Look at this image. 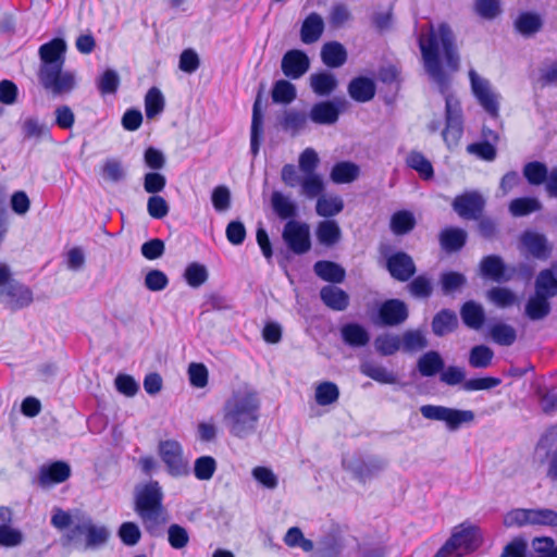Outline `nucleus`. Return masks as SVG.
<instances>
[{
    "label": "nucleus",
    "instance_id": "1",
    "mask_svg": "<svg viewBox=\"0 0 557 557\" xmlns=\"http://www.w3.org/2000/svg\"><path fill=\"white\" fill-rule=\"evenodd\" d=\"M423 59V65L429 77L437 85L445 99V128L443 140L449 149L456 147L463 134V113L457 97L449 92L450 79L444 71L440 47H442L447 67L456 72L460 65V57L453 29L447 23H441L437 30L431 25L428 38L421 36L418 40Z\"/></svg>",
    "mask_w": 557,
    "mask_h": 557
},
{
    "label": "nucleus",
    "instance_id": "2",
    "mask_svg": "<svg viewBox=\"0 0 557 557\" xmlns=\"http://www.w3.org/2000/svg\"><path fill=\"white\" fill-rule=\"evenodd\" d=\"M224 420L231 434L245 438L257 429L260 399L253 389L235 392L224 407Z\"/></svg>",
    "mask_w": 557,
    "mask_h": 557
},
{
    "label": "nucleus",
    "instance_id": "3",
    "mask_svg": "<svg viewBox=\"0 0 557 557\" xmlns=\"http://www.w3.org/2000/svg\"><path fill=\"white\" fill-rule=\"evenodd\" d=\"M135 511L147 533L154 537L162 535L166 511L163 507V492L158 481L152 480L136 490Z\"/></svg>",
    "mask_w": 557,
    "mask_h": 557
},
{
    "label": "nucleus",
    "instance_id": "4",
    "mask_svg": "<svg viewBox=\"0 0 557 557\" xmlns=\"http://www.w3.org/2000/svg\"><path fill=\"white\" fill-rule=\"evenodd\" d=\"M82 535H85L84 549H95L108 542L110 531L104 525L94 524L91 518L86 517L61 536V545L63 547L70 545L78 547L82 544Z\"/></svg>",
    "mask_w": 557,
    "mask_h": 557
},
{
    "label": "nucleus",
    "instance_id": "5",
    "mask_svg": "<svg viewBox=\"0 0 557 557\" xmlns=\"http://www.w3.org/2000/svg\"><path fill=\"white\" fill-rule=\"evenodd\" d=\"M0 295L5 298V306L13 311L27 308L34 301L33 290L13 278L5 263H0Z\"/></svg>",
    "mask_w": 557,
    "mask_h": 557
},
{
    "label": "nucleus",
    "instance_id": "6",
    "mask_svg": "<svg viewBox=\"0 0 557 557\" xmlns=\"http://www.w3.org/2000/svg\"><path fill=\"white\" fill-rule=\"evenodd\" d=\"M342 466L352 474L354 479L366 484L385 471L388 460L377 455L362 456L358 454L349 458H343Z\"/></svg>",
    "mask_w": 557,
    "mask_h": 557
},
{
    "label": "nucleus",
    "instance_id": "7",
    "mask_svg": "<svg viewBox=\"0 0 557 557\" xmlns=\"http://www.w3.org/2000/svg\"><path fill=\"white\" fill-rule=\"evenodd\" d=\"M409 317L407 304L397 298L379 301L369 309L370 321L380 327H393L403 324Z\"/></svg>",
    "mask_w": 557,
    "mask_h": 557
},
{
    "label": "nucleus",
    "instance_id": "8",
    "mask_svg": "<svg viewBox=\"0 0 557 557\" xmlns=\"http://www.w3.org/2000/svg\"><path fill=\"white\" fill-rule=\"evenodd\" d=\"M423 418L433 421H442L448 431L455 432L463 424L472 423L475 414L472 410L449 408L440 405H423L420 407Z\"/></svg>",
    "mask_w": 557,
    "mask_h": 557
},
{
    "label": "nucleus",
    "instance_id": "9",
    "mask_svg": "<svg viewBox=\"0 0 557 557\" xmlns=\"http://www.w3.org/2000/svg\"><path fill=\"white\" fill-rule=\"evenodd\" d=\"M64 66L38 69L37 77L41 87L53 96L70 94L76 86L75 74L63 71Z\"/></svg>",
    "mask_w": 557,
    "mask_h": 557
},
{
    "label": "nucleus",
    "instance_id": "10",
    "mask_svg": "<svg viewBox=\"0 0 557 557\" xmlns=\"http://www.w3.org/2000/svg\"><path fill=\"white\" fill-rule=\"evenodd\" d=\"M282 238L288 250L301 256L311 249L310 227L306 222L289 220L285 223Z\"/></svg>",
    "mask_w": 557,
    "mask_h": 557
},
{
    "label": "nucleus",
    "instance_id": "11",
    "mask_svg": "<svg viewBox=\"0 0 557 557\" xmlns=\"http://www.w3.org/2000/svg\"><path fill=\"white\" fill-rule=\"evenodd\" d=\"M388 251L389 247L381 248L387 272L398 282H408L417 273V267L412 257L401 250L392 253H387Z\"/></svg>",
    "mask_w": 557,
    "mask_h": 557
},
{
    "label": "nucleus",
    "instance_id": "12",
    "mask_svg": "<svg viewBox=\"0 0 557 557\" xmlns=\"http://www.w3.org/2000/svg\"><path fill=\"white\" fill-rule=\"evenodd\" d=\"M159 455L170 475L178 478L189 474L188 463L183 457V447L177 441H161L159 443Z\"/></svg>",
    "mask_w": 557,
    "mask_h": 557
},
{
    "label": "nucleus",
    "instance_id": "13",
    "mask_svg": "<svg viewBox=\"0 0 557 557\" xmlns=\"http://www.w3.org/2000/svg\"><path fill=\"white\" fill-rule=\"evenodd\" d=\"M471 90L480 106L491 117L499 115V96L492 91L487 79L482 78L474 70L469 71Z\"/></svg>",
    "mask_w": 557,
    "mask_h": 557
},
{
    "label": "nucleus",
    "instance_id": "14",
    "mask_svg": "<svg viewBox=\"0 0 557 557\" xmlns=\"http://www.w3.org/2000/svg\"><path fill=\"white\" fill-rule=\"evenodd\" d=\"M346 106L347 101L341 97L318 101L312 104L308 117L312 123L318 125H333L338 121Z\"/></svg>",
    "mask_w": 557,
    "mask_h": 557
},
{
    "label": "nucleus",
    "instance_id": "15",
    "mask_svg": "<svg viewBox=\"0 0 557 557\" xmlns=\"http://www.w3.org/2000/svg\"><path fill=\"white\" fill-rule=\"evenodd\" d=\"M480 274L483 278L496 283H507L516 274L513 267H508L498 255H488L482 258L479 264Z\"/></svg>",
    "mask_w": 557,
    "mask_h": 557
},
{
    "label": "nucleus",
    "instance_id": "16",
    "mask_svg": "<svg viewBox=\"0 0 557 557\" xmlns=\"http://www.w3.org/2000/svg\"><path fill=\"white\" fill-rule=\"evenodd\" d=\"M310 69L308 54L300 49L287 50L281 60V70L289 79L301 78Z\"/></svg>",
    "mask_w": 557,
    "mask_h": 557
},
{
    "label": "nucleus",
    "instance_id": "17",
    "mask_svg": "<svg viewBox=\"0 0 557 557\" xmlns=\"http://www.w3.org/2000/svg\"><path fill=\"white\" fill-rule=\"evenodd\" d=\"M485 207V200L478 191H467L457 196L453 209L459 216L467 220H478Z\"/></svg>",
    "mask_w": 557,
    "mask_h": 557
},
{
    "label": "nucleus",
    "instance_id": "18",
    "mask_svg": "<svg viewBox=\"0 0 557 557\" xmlns=\"http://www.w3.org/2000/svg\"><path fill=\"white\" fill-rule=\"evenodd\" d=\"M520 245L535 259L547 260L552 256L553 246L546 235L536 231H524L520 235Z\"/></svg>",
    "mask_w": 557,
    "mask_h": 557
},
{
    "label": "nucleus",
    "instance_id": "19",
    "mask_svg": "<svg viewBox=\"0 0 557 557\" xmlns=\"http://www.w3.org/2000/svg\"><path fill=\"white\" fill-rule=\"evenodd\" d=\"M264 84H260L253 106L250 126V153L257 157L263 138V101Z\"/></svg>",
    "mask_w": 557,
    "mask_h": 557
},
{
    "label": "nucleus",
    "instance_id": "20",
    "mask_svg": "<svg viewBox=\"0 0 557 557\" xmlns=\"http://www.w3.org/2000/svg\"><path fill=\"white\" fill-rule=\"evenodd\" d=\"M65 53L66 42L62 38L57 37L41 45L38 50L39 69L64 66Z\"/></svg>",
    "mask_w": 557,
    "mask_h": 557
},
{
    "label": "nucleus",
    "instance_id": "21",
    "mask_svg": "<svg viewBox=\"0 0 557 557\" xmlns=\"http://www.w3.org/2000/svg\"><path fill=\"white\" fill-rule=\"evenodd\" d=\"M480 529L474 525L462 527L447 540V546H453L456 552L462 549L470 553L476 550L481 545Z\"/></svg>",
    "mask_w": 557,
    "mask_h": 557
},
{
    "label": "nucleus",
    "instance_id": "22",
    "mask_svg": "<svg viewBox=\"0 0 557 557\" xmlns=\"http://www.w3.org/2000/svg\"><path fill=\"white\" fill-rule=\"evenodd\" d=\"M71 467L66 461L57 460L39 469L38 482L42 487L60 484L71 476Z\"/></svg>",
    "mask_w": 557,
    "mask_h": 557
},
{
    "label": "nucleus",
    "instance_id": "23",
    "mask_svg": "<svg viewBox=\"0 0 557 557\" xmlns=\"http://www.w3.org/2000/svg\"><path fill=\"white\" fill-rule=\"evenodd\" d=\"M308 113L297 109H285L276 116L277 125L292 136L298 135L307 126Z\"/></svg>",
    "mask_w": 557,
    "mask_h": 557
},
{
    "label": "nucleus",
    "instance_id": "24",
    "mask_svg": "<svg viewBox=\"0 0 557 557\" xmlns=\"http://www.w3.org/2000/svg\"><path fill=\"white\" fill-rule=\"evenodd\" d=\"M458 326L459 320L457 313L448 308L437 311L431 321L432 333L437 337H444L454 333Z\"/></svg>",
    "mask_w": 557,
    "mask_h": 557
},
{
    "label": "nucleus",
    "instance_id": "25",
    "mask_svg": "<svg viewBox=\"0 0 557 557\" xmlns=\"http://www.w3.org/2000/svg\"><path fill=\"white\" fill-rule=\"evenodd\" d=\"M347 91L352 100L363 103L374 98L376 85L372 78L360 75L348 83Z\"/></svg>",
    "mask_w": 557,
    "mask_h": 557
},
{
    "label": "nucleus",
    "instance_id": "26",
    "mask_svg": "<svg viewBox=\"0 0 557 557\" xmlns=\"http://www.w3.org/2000/svg\"><path fill=\"white\" fill-rule=\"evenodd\" d=\"M339 331L343 342L351 348H362L370 342V333L360 323L348 322Z\"/></svg>",
    "mask_w": 557,
    "mask_h": 557
},
{
    "label": "nucleus",
    "instance_id": "27",
    "mask_svg": "<svg viewBox=\"0 0 557 557\" xmlns=\"http://www.w3.org/2000/svg\"><path fill=\"white\" fill-rule=\"evenodd\" d=\"M543 24L542 16L532 11L520 12L513 21L515 30L525 38L537 34L543 28Z\"/></svg>",
    "mask_w": 557,
    "mask_h": 557
},
{
    "label": "nucleus",
    "instance_id": "28",
    "mask_svg": "<svg viewBox=\"0 0 557 557\" xmlns=\"http://www.w3.org/2000/svg\"><path fill=\"white\" fill-rule=\"evenodd\" d=\"M321 301L334 311H344L349 306V295L336 285H325L320 289Z\"/></svg>",
    "mask_w": 557,
    "mask_h": 557
},
{
    "label": "nucleus",
    "instance_id": "29",
    "mask_svg": "<svg viewBox=\"0 0 557 557\" xmlns=\"http://www.w3.org/2000/svg\"><path fill=\"white\" fill-rule=\"evenodd\" d=\"M467 232L456 226L445 227L438 236L442 249L449 253L461 250L467 243Z\"/></svg>",
    "mask_w": 557,
    "mask_h": 557
},
{
    "label": "nucleus",
    "instance_id": "30",
    "mask_svg": "<svg viewBox=\"0 0 557 557\" xmlns=\"http://www.w3.org/2000/svg\"><path fill=\"white\" fill-rule=\"evenodd\" d=\"M309 85L317 96L327 97L337 88L338 81L333 73L323 70L310 75Z\"/></svg>",
    "mask_w": 557,
    "mask_h": 557
},
{
    "label": "nucleus",
    "instance_id": "31",
    "mask_svg": "<svg viewBox=\"0 0 557 557\" xmlns=\"http://www.w3.org/2000/svg\"><path fill=\"white\" fill-rule=\"evenodd\" d=\"M321 60L330 69H337L347 61V50L338 41L325 42L321 48Z\"/></svg>",
    "mask_w": 557,
    "mask_h": 557
},
{
    "label": "nucleus",
    "instance_id": "32",
    "mask_svg": "<svg viewBox=\"0 0 557 557\" xmlns=\"http://www.w3.org/2000/svg\"><path fill=\"white\" fill-rule=\"evenodd\" d=\"M313 271L317 276L332 285L344 282L346 277L345 269L341 264L330 260L317 261L313 265Z\"/></svg>",
    "mask_w": 557,
    "mask_h": 557
},
{
    "label": "nucleus",
    "instance_id": "33",
    "mask_svg": "<svg viewBox=\"0 0 557 557\" xmlns=\"http://www.w3.org/2000/svg\"><path fill=\"white\" fill-rule=\"evenodd\" d=\"M460 317L463 324L472 330H480L485 322L484 309L474 300H468L461 306Z\"/></svg>",
    "mask_w": 557,
    "mask_h": 557
},
{
    "label": "nucleus",
    "instance_id": "34",
    "mask_svg": "<svg viewBox=\"0 0 557 557\" xmlns=\"http://www.w3.org/2000/svg\"><path fill=\"white\" fill-rule=\"evenodd\" d=\"M271 207L281 220H295L298 215L297 205L281 191L272 193Z\"/></svg>",
    "mask_w": 557,
    "mask_h": 557
},
{
    "label": "nucleus",
    "instance_id": "35",
    "mask_svg": "<svg viewBox=\"0 0 557 557\" xmlns=\"http://www.w3.org/2000/svg\"><path fill=\"white\" fill-rule=\"evenodd\" d=\"M324 22L318 13L309 14L302 22L300 29V38L304 44H313L322 35Z\"/></svg>",
    "mask_w": 557,
    "mask_h": 557
},
{
    "label": "nucleus",
    "instance_id": "36",
    "mask_svg": "<svg viewBox=\"0 0 557 557\" xmlns=\"http://www.w3.org/2000/svg\"><path fill=\"white\" fill-rule=\"evenodd\" d=\"M406 165L414 170L423 181L434 178V169L431 161L420 151L411 150L406 158Z\"/></svg>",
    "mask_w": 557,
    "mask_h": 557
},
{
    "label": "nucleus",
    "instance_id": "37",
    "mask_svg": "<svg viewBox=\"0 0 557 557\" xmlns=\"http://www.w3.org/2000/svg\"><path fill=\"white\" fill-rule=\"evenodd\" d=\"M550 310L552 306L549 298L539 296L536 293L529 297L524 307L525 315L532 321H539L546 318L550 313Z\"/></svg>",
    "mask_w": 557,
    "mask_h": 557
},
{
    "label": "nucleus",
    "instance_id": "38",
    "mask_svg": "<svg viewBox=\"0 0 557 557\" xmlns=\"http://www.w3.org/2000/svg\"><path fill=\"white\" fill-rule=\"evenodd\" d=\"M360 168L350 161H339L332 168L330 177L335 184H347L356 181L359 176Z\"/></svg>",
    "mask_w": 557,
    "mask_h": 557
},
{
    "label": "nucleus",
    "instance_id": "39",
    "mask_svg": "<svg viewBox=\"0 0 557 557\" xmlns=\"http://www.w3.org/2000/svg\"><path fill=\"white\" fill-rule=\"evenodd\" d=\"M445 367L444 360L438 351L430 350L423 354L417 363L418 371L422 376H434Z\"/></svg>",
    "mask_w": 557,
    "mask_h": 557
},
{
    "label": "nucleus",
    "instance_id": "40",
    "mask_svg": "<svg viewBox=\"0 0 557 557\" xmlns=\"http://www.w3.org/2000/svg\"><path fill=\"white\" fill-rule=\"evenodd\" d=\"M271 98L277 104H290L297 98V89L287 79H277L273 83Z\"/></svg>",
    "mask_w": 557,
    "mask_h": 557
},
{
    "label": "nucleus",
    "instance_id": "41",
    "mask_svg": "<svg viewBox=\"0 0 557 557\" xmlns=\"http://www.w3.org/2000/svg\"><path fill=\"white\" fill-rule=\"evenodd\" d=\"M417 224L413 213L409 210H398L391 216V231L397 235H406L410 233Z\"/></svg>",
    "mask_w": 557,
    "mask_h": 557
},
{
    "label": "nucleus",
    "instance_id": "42",
    "mask_svg": "<svg viewBox=\"0 0 557 557\" xmlns=\"http://www.w3.org/2000/svg\"><path fill=\"white\" fill-rule=\"evenodd\" d=\"M317 237L321 245L331 247L341 239V227L334 220L321 221L317 226Z\"/></svg>",
    "mask_w": 557,
    "mask_h": 557
},
{
    "label": "nucleus",
    "instance_id": "43",
    "mask_svg": "<svg viewBox=\"0 0 557 557\" xmlns=\"http://www.w3.org/2000/svg\"><path fill=\"white\" fill-rule=\"evenodd\" d=\"M438 282L443 295L450 296L467 285V277L461 272L444 271L441 273Z\"/></svg>",
    "mask_w": 557,
    "mask_h": 557
},
{
    "label": "nucleus",
    "instance_id": "44",
    "mask_svg": "<svg viewBox=\"0 0 557 557\" xmlns=\"http://www.w3.org/2000/svg\"><path fill=\"white\" fill-rule=\"evenodd\" d=\"M535 293L549 299L557 296V276L552 269H544L537 274Z\"/></svg>",
    "mask_w": 557,
    "mask_h": 557
},
{
    "label": "nucleus",
    "instance_id": "45",
    "mask_svg": "<svg viewBox=\"0 0 557 557\" xmlns=\"http://www.w3.org/2000/svg\"><path fill=\"white\" fill-rule=\"evenodd\" d=\"M360 372L381 384H394L397 381L395 373L370 361H366L360 364Z\"/></svg>",
    "mask_w": 557,
    "mask_h": 557
},
{
    "label": "nucleus",
    "instance_id": "46",
    "mask_svg": "<svg viewBox=\"0 0 557 557\" xmlns=\"http://www.w3.org/2000/svg\"><path fill=\"white\" fill-rule=\"evenodd\" d=\"M165 107V99L158 87H151L145 96V112L149 120L160 115Z\"/></svg>",
    "mask_w": 557,
    "mask_h": 557
},
{
    "label": "nucleus",
    "instance_id": "47",
    "mask_svg": "<svg viewBox=\"0 0 557 557\" xmlns=\"http://www.w3.org/2000/svg\"><path fill=\"white\" fill-rule=\"evenodd\" d=\"M407 285L409 294L417 299H428L433 294V284L426 274H420L410 278Z\"/></svg>",
    "mask_w": 557,
    "mask_h": 557
},
{
    "label": "nucleus",
    "instance_id": "48",
    "mask_svg": "<svg viewBox=\"0 0 557 557\" xmlns=\"http://www.w3.org/2000/svg\"><path fill=\"white\" fill-rule=\"evenodd\" d=\"M494 351L486 345H475L469 352V364L474 369H486L491 366Z\"/></svg>",
    "mask_w": 557,
    "mask_h": 557
},
{
    "label": "nucleus",
    "instance_id": "49",
    "mask_svg": "<svg viewBox=\"0 0 557 557\" xmlns=\"http://www.w3.org/2000/svg\"><path fill=\"white\" fill-rule=\"evenodd\" d=\"M322 557H338L343 549L341 536L335 532H329L318 542Z\"/></svg>",
    "mask_w": 557,
    "mask_h": 557
},
{
    "label": "nucleus",
    "instance_id": "50",
    "mask_svg": "<svg viewBox=\"0 0 557 557\" xmlns=\"http://www.w3.org/2000/svg\"><path fill=\"white\" fill-rule=\"evenodd\" d=\"M374 347L379 355L387 357L401 348V342L398 335L386 333L375 337Z\"/></svg>",
    "mask_w": 557,
    "mask_h": 557
},
{
    "label": "nucleus",
    "instance_id": "51",
    "mask_svg": "<svg viewBox=\"0 0 557 557\" xmlns=\"http://www.w3.org/2000/svg\"><path fill=\"white\" fill-rule=\"evenodd\" d=\"M523 175L530 185L539 186L546 182L548 169L541 161H531L524 165Z\"/></svg>",
    "mask_w": 557,
    "mask_h": 557
},
{
    "label": "nucleus",
    "instance_id": "52",
    "mask_svg": "<svg viewBox=\"0 0 557 557\" xmlns=\"http://www.w3.org/2000/svg\"><path fill=\"white\" fill-rule=\"evenodd\" d=\"M540 200L533 197H521L513 199L509 205V211L513 216H525L541 210Z\"/></svg>",
    "mask_w": 557,
    "mask_h": 557
},
{
    "label": "nucleus",
    "instance_id": "53",
    "mask_svg": "<svg viewBox=\"0 0 557 557\" xmlns=\"http://www.w3.org/2000/svg\"><path fill=\"white\" fill-rule=\"evenodd\" d=\"M401 348L406 352L422 350L428 347L429 342L420 330H409L403 334L400 339Z\"/></svg>",
    "mask_w": 557,
    "mask_h": 557
},
{
    "label": "nucleus",
    "instance_id": "54",
    "mask_svg": "<svg viewBox=\"0 0 557 557\" xmlns=\"http://www.w3.org/2000/svg\"><path fill=\"white\" fill-rule=\"evenodd\" d=\"M22 134L24 139L39 140L44 137H50L49 127L40 123L36 117H27L22 124Z\"/></svg>",
    "mask_w": 557,
    "mask_h": 557
},
{
    "label": "nucleus",
    "instance_id": "55",
    "mask_svg": "<svg viewBox=\"0 0 557 557\" xmlns=\"http://www.w3.org/2000/svg\"><path fill=\"white\" fill-rule=\"evenodd\" d=\"M490 334L492 339L500 346H510L517 338L516 330L511 325L502 322L494 324Z\"/></svg>",
    "mask_w": 557,
    "mask_h": 557
},
{
    "label": "nucleus",
    "instance_id": "56",
    "mask_svg": "<svg viewBox=\"0 0 557 557\" xmlns=\"http://www.w3.org/2000/svg\"><path fill=\"white\" fill-rule=\"evenodd\" d=\"M120 84V76L112 69H107L97 79V88L102 96L116 94Z\"/></svg>",
    "mask_w": 557,
    "mask_h": 557
},
{
    "label": "nucleus",
    "instance_id": "57",
    "mask_svg": "<svg viewBox=\"0 0 557 557\" xmlns=\"http://www.w3.org/2000/svg\"><path fill=\"white\" fill-rule=\"evenodd\" d=\"M344 209V202L339 197H320L317 201V214L323 218H331L341 213Z\"/></svg>",
    "mask_w": 557,
    "mask_h": 557
},
{
    "label": "nucleus",
    "instance_id": "58",
    "mask_svg": "<svg viewBox=\"0 0 557 557\" xmlns=\"http://www.w3.org/2000/svg\"><path fill=\"white\" fill-rule=\"evenodd\" d=\"M339 397L338 386L333 382H323L315 388V401L320 406H329Z\"/></svg>",
    "mask_w": 557,
    "mask_h": 557
},
{
    "label": "nucleus",
    "instance_id": "59",
    "mask_svg": "<svg viewBox=\"0 0 557 557\" xmlns=\"http://www.w3.org/2000/svg\"><path fill=\"white\" fill-rule=\"evenodd\" d=\"M488 299L499 308H507L516 304L517 296L507 287H492L487 292Z\"/></svg>",
    "mask_w": 557,
    "mask_h": 557
},
{
    "label": "nucleus",
    "instance_id": "60",
    "mask_svg": "<svg viewBox=\"0 0 557 557\" xmlns=\"http://www.w3.org/2000/svg\"><path fill=\"white\" fill-rule=\"evenodd\" d=\"M207 268L198 262L188 264L184 272V278L191 287H199L208 280Z\"/></svg>",
    "mask_w": 557,
    "mask_h": 557
},
{
    "label": "nucleus",
    "instance_id": "61",
    "mask_svg": "<svg viewBox=\"0 0 557 557\" xmlns=\"http://www.w3.org/2000/svg\"><path fill=\"white\" fill-rule=\"evenodd\" d=\"M216 470V461L211 456H201L195 460L194 474L198 480H210Z\"/></svg>",
    "mask_w": 557,
    "mask_h": 557
},
{
    "label": "nucleus",
    "instance_id": "62",
    "mask_svg": "<svg viewBox=\"0 0 557 557\" xmlns=\"http://www.w3.org/2000/svg\"><path fill=\"white\" fill-rule=\"evenodd\" d=\"M467 151L484 161H494L497 156L495 145L487 140H480L468 145Z\"/></svg>",
    "mask_w": 557,
    "mask_h": 557
},
{
    "label": "nucleus",
    "instance_id": "63",
    "mask_svg": "<svg viewBox=\"0 0 557 557\" xmlns=\"http://www.w3.org/2000/svg\"><path fill=\"white\" fill-rule=\"evenodd\" d=\"M302 193L308 198H315L320 196L324 190V183L322 177L317 173L305 174L301 181Z\"/></svg>",
    "mask_w": 557,
    "mask_h": 557
},
{
    "label": "nucleus",
    "instance_id": "64",
    "mask_svg": "<svg viewBox=\"0 0 557 557\" xmlns=\"http://www.w3.org/2000/svg\"><path fill=\"white\" fill-rule=\"evenodd\" d=\"M531 520L533 525L557 527V511L550 508L531 509Z\"/></svg>",
    "mask_w": 557,
    "mask_h": 557
}]
</instances>
